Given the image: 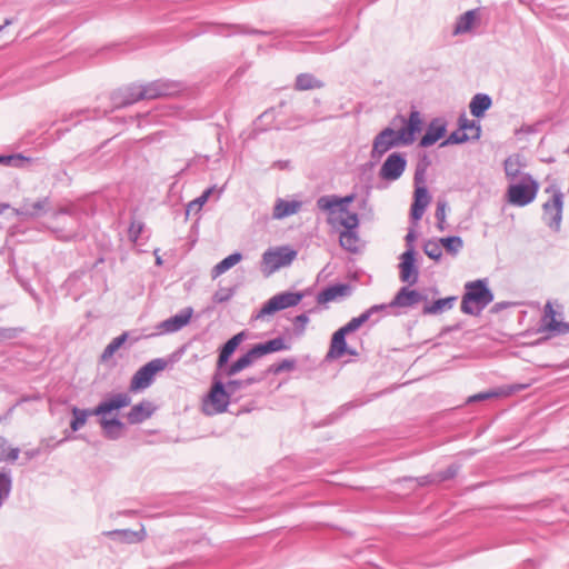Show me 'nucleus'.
<instances>
[{
    "instance_id": "61",
    "label": "nucleus",
    "mask_w": 569,
    "mask_h": 569,
    "mask_svg": "<svg viewBox=\"0 0 569 569\" xmlns=\"http://www.w3.org/2000/svg\"><path fill=\"white\" fill-rule=\"evenodd\" d=\"M425 172H426V167H420L418 166L417 169H416V172H415V186H419L420 183H423L425 181Z\"/></svg>"
},
{
    "instance_id": "40",
    "label": "nucleus",
    "mask_w": 569,
    "mask_h": 569,
    "mask_svg": "<svg viewBox=\"0 0 569 569\" xmlns=\"http://www.w3.org/2000/svg\"><path fill=\"white\" fill-rule=\"evenodd\" d=\"M274 119V109H268L261 113L254 121V131L263 132L271 128V122Z\"/></svg>"
},
{
    "instance_id": "15",
    "label": "nucleus",
    "mask_w": 569,
    "mask_h": 569,
    "mask_svg": "<svg viewBox=\"0 0 569 569\" xmlns=\"http://www.w3.org/2000/svg\"><path fill=\"white\" fill-rule=\"evenodd\" d=\"M427 296L416 289H410V286H403L396 293L391 300V306L397 308H412L422 301H427Z\"/></svg>"
},
{
    "instance_id": "17",
    "label": "nucleus",
    "mask_w": 569,
    "mask_h": 569,
    "mask_svg": "<svg viewBox=\"0 0 569 569\" xmlns=\"http://www.w3.org/2000/svg\"><path fill=\"white\" fill-rule=\"evenodd\" d=\"M402 122L406 123L399 131L401 133V139L403 141V146L411 144L416 134L421 131L422 119L420 112L417 110H412L409 114V119L406 120L402 118Z\"/></svg>"
},
{
    "instance_id": "8",
    "label": "nucleus",
    "mask_w": 569,
    "mask_h": 569,
    "mask_svg": "<svg viewBox=\"0 0 569 569\" xmlns=\"http://www.w3.org/2000/svg\"><path fill=\"white\" fill-rule=\"evenodd\" d=\"M297 257V251L288 246L268 249L262 254V262L268 268V273H272L282 267L289 266Z\"/></svg>"
},
{
    "instance_id": "28",
    "label": "nucleus",
    "mask_w": 569,
    "mask_h": 569,
    "mask_svg": "<svg viewBox=\"0 0 569 569\" xmlns=\"http://www.w3.org/2000/svg\"><path fill=\"white\" fill-rule=\"evenodd\" d=\"M301 208V202L297 200L278 199L273 208V218L283 219L297 213Z\"/></svg>"
},
{
    "instance_id": "24",
    "label": "nucleus",
    "mask_w": 569,
    "mask_h": 569,
    "mask_svg": "<svg viewBox=\"0 0 569 569\" xmlns=\"http://www.w3.org/2000/svg\"><path fill=\"white\" fill-rule=\"evenodd\" d=\"M259 358L260 357L258 356L257 350L253 346L247 353L237 359L232 365L227 366L221 371V375H224L226 377L234 376L238 372L251 366L253 361Z\"/></svg>"
},
{
    "instance_id": "4",
    "label": "nucleus",
    "mask_w": 569,
    "mask_h": 569,
    "mask_svg": "<svg viewBox=\"0 0 569 569\" xmlns=\"http://www.w3.org/2000/svg\"><path fill=\"white\" fill-rule=\"evenodd\" d=\"M539 183L530 173H523L518 182H510L507 197L509 203L525 207L531 203L538 193Z\"/></svg>"
},
{
    "instance_id": "21",
    "label": "nucleus",
    "mask_w": 569,
    "mask_h": 569,
    "mask_svg": "<svg viewBox=\"0 0 569 569\" xmlns=\"http://www.w3.org/2000/svg\"><path fill=\"white\" fill-rule=\"evenodd\" d=\"M526 167V162L523 161L522 156L519 153H513L507 157L503 161V170L506 178L510 182H515L516 179H521V176L525 173L522 169Z\"/></svg>"
},
{
    "instance_id": "29",
    "label": "nucleus",
    "mask_w": 569,
    "mask_h": 569,
    "mask_svg": "<svg viewBox=\"0 0 569 569\" xmlns=\"http://www.w3.org/2000/svg\"><path fill=\"white\" fill-rule=\"evenodd\" d=\"M325 82L316 78L312 73L303 72L296 77L295 89L297 91H307L313 89H321Z\"/></svg>"
},
{
    "instance_id": "47",
    "label": "nucleus",
    "mask_w": 569,
    "mask_h": 569,
    "mask_svg": "<svg viewBox=\"0 0 569 569\" xmlns=\"http://www.w3.org/2000/svg\"><path fill=\"white\" fill-rule=\"evenodd\" d=\"M341 214H346L345 218L340 220V224L345 228V230H357L359 227V217L356 212H340Z\"/></svg>"
},
{
    "instance_id": "13",
    "label": "nucleus",
    "mask_w": 569,
    "mask_h": 569,
    "mask_svg": "<svg viewBox=\"0 0 569 569\" xmlns=\"http://www.w3.org/2000/svg\"><path fill=\"white\" fill-rule=\"evenodd\" d=\"M112 100L116 107H126L140 100H146L142 84L131 83L123 89L114 92Z\"/></svg>"
},
{
    "instance_id": "3",
    "label": "nucleus",
    "mask_w": 569,
    "mask_h": 569,
    "mask_svg": "<svg viewBox=\"0 0 569 569\" xmlns=\"http://www.w3.org/2000/svg\"><path fill=\"white\" fill-rule=\"evenodd\" d=\"M222 376L214 371L211 389L208 395V400L212 405L214 413L227 411L231 396L244 388L243 381L238 379L229 380L224 385L221 380Z\"/></svg>"
},
{
    "instance_id": "26",
    "label": "nucleus",
    "mask_w": 569,
    "mask_h": 569,
    "mask_svg": "<svg viewBox=\"0 0 569 569\" xmlns=\"http://www.w3.org/2000/svg\"><path fill=\"white\" fill-rule=\"evenodd\" d=\"M154 408L150 401H141L130 409L127 420L130 425H138L152 416Z\"/></svg>"
},
{
    "instance_id": "5",
    "label": "nucleus",
    "mask_w": 569,
    "mask_h": 569,
    "mask_svg": "<svg viewBox=\"0 0 569 569\" xmlns=\"http://www.w3.org/2000/svg\"><path fill=\"white\" fill-rule=\"evenodd\" d=\"M545 191L551 193V199L542 204V218L549 228L559 231L562 221L563 193L556 184L547 187Z\"/></svg>"
},
{
    "instance_id": "42",
    "label": "nucleus",
    "mask_w": 569,
    "mask_h": 569,
    "mask_svg": "<svg viewBox=\"0 0 569 569\" xmlns=\"http://www.w3.org/2000/svg\"><path fill=\"white\" fill-rule=\"evenodd\" d=\"M29 161L30 160L22 154H0V164L8 167L21 168Z\"/></svg>"
},
{
    "instance_id": "32",
    "label": "nucleus",
    "mask_w": 569,
    "mask_h": 569,
    "mask_svg": "<svg viewBox=\"0 0 569 569\" xmlns=\"http://www.w3.org/2000/svg\"><path fill=\"white\" fill-rule=\"evenodd\" d=\"M258 356L261 358L268 353L288 350L290 346L284 343V339L281 337H277L263 343H258L254 346Z\"/></svg>"
},
{
    "instance_id": "27",
    "label": "nucleus",
    "mask_w": 569,
    "mask_h": 569,
    "mask_svg": "<svg viewBox=\"0 0 569 569\" xmlns=\"http://www.w3.org/2000/svg\"><path fill=\"white\" fill-rule=\"evenodd\" d=\"M492 106V99L487 93H477L472 97L469 109L470 113L476 118H481Z\"/></svg>"
},
{
    "instance_id": "58",
    "label": "nucleus",
    "mask_w": 569,
    "mask_h": 569,
    "mask_svg": "<svg viewBox=\"0 0 569 569\" xmlns=\"http://www.w3.org/2000/svg\"><path fill=\"white\" fill-rule=\"evenodd\" d=\"M362 325H365L359 317L352 318L349 322H347L341 328L346 330L348 333L357 331Z\"/></svg>"
},
{
    "instance_id": "11",
    "label": "nucleus",
    "mask_w": 569,
    "mask_h": 569,
    "mask_svg": "<svg viewBox=\"0 0 569 569\" xmlns=\"http://www.w3.org/2000/svg\"><path fill=\"white\" fill-rule=\"evenodd\" d=\"M407 159L403 153L393 152L388 156L379 170V177L383 180L396 181L405 172Z\"/></svg>"
},
{
    "instance_id": "22",
    "label": "nucleus",
    "mask_w": 569,
    "mask_h": 569,
    "mask_svg": "<svg viewBox=\"0 0 569 569\" xmlns=\"http://www.w3.org/2000/svg\"><path fill=\"white\" fill-rule=\"evenodd\" d=\"M99 417V425L102 429L103 436L109 440H118L122 436L126 425L116 417L111 419H108L107 415Z\"/></svg>"
},
{
    "instance_id": "7",
    "label": "nucleus",
    "mask_w": 569,
    "mask_h": 569,
    "mask_svg": "<svg viewBox=\"0 0 569 569\" xmlns=\"http://www.w3.org/2000/svg\"><path fill=\"white\" fill-rule=\"evenodd\" d=\"M400 137V131H396L390 127L381 130L373 139L372 149L370 152L371 159L378 161L390 149L403 146V141Z\"/></svg>"
},
{
    "instance_id": "34",
    "label": "nucleus",
    "mask_w": 569,
    "mask_h": 569,
    "mask_svg": "<svg viewBox=\"0 0 569 569\" xmlns=\"http://www.w3.org/2000/svg\"><path fill=\"white\" fill-rule=\"evenodd\" d=\"M242 260V254L240 252H233L218 262L211 270V276L213 279L221 276L233 266L239 263Z\"/></svg>"
},
{
    "instance_id": "10",
    "label": "nucleus",
    "mask_w": 569,
    "mask_h": 569,
    "mask_svg": "<svg viewBox=\"0 0 569 569\" xmlns=\"http://www.w3.org/2000/svg\"><path fill=\"white\" fill-rule=\"evenodd\" d=\"M417 252L413 246L406 249L400 256L399 278L402 282L413 286L419 280V267L416 260Z\"/></svg>"
},
{
    "instance_id": "49",
    "label": "nucleus",
    "mask_w": 569,
    "mask_h": 569,
    "mask_svg": "<svg viewBox=\"0 0 569 569\" xmlns=\"http://www.w3.org/2000/svg\"><path fill=\"white\" fill-rule=\"evenodd\" d=\"M458 470L459 467L457 465H450L445 470L435 472L436 478L433 480L438 481V483L450 480L457 476Z\"/></svg>"
},
{
    "instance_id": "33",
    "label": "nucleus",
    "mask_w": 569,
    "mask_h": 569,
    "mask_svg": "<svg viewBox=\"0 0 569 569\" xmlns=\"http://www.w3.org/2000/svg\"><path fill=\"white\" fill-rule=\"evenodd\" d=\"M340 246L352 253L360 250V238L357 230H343L339 236Z\"/></svg>"
},
{
    "instance_id": "25",
    "label": "nucleus",
    "mask_w": 569,
    "mask_h": 569,
    "mask_svg": "<svg viewBox=\"0 0 569 569\" xmlns=\"http://www.w3.org/2000/svg\"><path fill=\"white\" fill-rule=\"evenodd\" d=\"M104 535L110 537L113 540H118L124 543H136L144 540L147 533L143 527L140 530H131V529H116L111 531H107Z\"/></svg>"
},
{
    "instance_id": "53",
    "label": "nucleus",
    "mask_w": 569,
    "mask_h": 569,
    "mask_svg": "<svg viewBox=\"0 0 569 569\" xmlns=\"http://www.w3.org/2000/svg\"><path fill=\"white\" fill-rule=\"evenodd\" d=\"M21 332H23V328H1L0 327V341L16 339Z\"/></svg>"
},
{
    "instance_id": "35",
    "label": "nucleus",
    "mask_w": 569,
    "mask_h": 569,
    "mask_svg": "<svg viewBox=\"0 0 569 569\" xmlns=\"http://www.w3.org/2000/svg\"><path fill=\"white\" fill-rule=\"evenodd\" d=\"M456 297H447L441 298L438 300H435L430 305H426L423 307V313L425 315H438L443 312L445 310H450L453 307V303L456 301Z\"/></svg>"
},
{
    "instance_id": "19",
    "label": "nucleus",
    "mask_w": 569,
    "mask_h": 569,
    "mask_svg": "<svg viewBox=\"0 0 569 569\" xmlns=\"http://www.w3.org/2000/svg\"><path fill=\"white\" fill-rule=\"evenodd\" d=\"M446 122L439 118L433 119L428 128L426 133L420 139V147L428 148L435 144L438 140H440L446 133Z\"/></svg>"
},
{
    "instance_id": "37",
    "label": "nucleus",
    "mask_w": 569,
    "mask_h": 569,
    "mask_svg": "<svg viewBox=\"0 0 569 569\" xmlns=\"http://www.w3.org/2000/svg\"><path fill=\"white\" fill-rule=\"evenodd\" d=\"M128 332H123L120 336L111 340V342L104 348L100 356L101 362H107L114 352L127 341Z\"/></svg>"
},
{
    "instance_id": "62",
    "label": "nucleus",
    "mask_w": 569,
    "mask_h": 569,
    "mask_svg": "<svg viewBox=\"0 0 569 569\" xmlns=\"http://www.w3.org/2000/svg\"><path fill=\"white\" fill-rule=\"evenodd\" d=\"M543 319H549V320H556V311L551 305V302H547L546 306H545V316H543Z\"/></svg>"
},
{
    "instance_id": "18",
    "label": "nucleus",
    "mask_w": 569,
    "mask_h": 569,
    "mask_svg": "<svg viewBox=\"0 0 569 569\" xmlns=\"http://www.w3.org/2000/svg\"><path fill=\"white\" fill-rule=\"evenodd\" d=\"M429 202L430 196L427 187L417 186L415 189V199L410 208V216L413 221H418L422 218Z\"/></svg>"
},
{
    "instance_id": "57",
    "label": "nucleus",
    "mask_w": 569,
    "mask_h": 569,
    "mask_svg": "<svg viewBox=\"0 0 569 569\" xmlns=\"http://www.w3.org/2000/svg\"><path fill=\"white\" fill-rule=\"evenodd\" d=\"M501 393L500 392H497V391H486V392H479V393H476L473 396H470L468 398V401L467 402H476V401H482V400H487V399H490V398H493V397H498L500 396Z\"/></svg>"
},
{
    "instance_id": "60",
    "label": "nucleus",
    "mask_w": 569,
    "mask_h": 569,
    "mask_svg": "<svg viewBox=\"0 0 569 569\" xmlns=\"http://www.w3.org/2000/svg\"><path fill=\"white\" fill-rule=\"evenodd\" d=\"M436 219L438 222L446 221V202H438L436 208Z\"/></svg>"
},
{
    "instance_id": "31",
    "label": "nucleus",
    "mask_w": 569,
    "mask_h": 569,
    "mask_svg": "<svg viewBox=\"0 0 569 569\" xmlns=\"http://www.w3.org/2000/svg\"><path fill=\"white\" fill-rule=\"evenodd\" d=\"M153 378L154 376L142 366L133 375L130 381V390L138 391L148 388L152 383Z\"/></svg>"
},
{
    "instance_id": "1",
    "label": "nucleus",
    "mask_w": 569,
    "mask_h": 569,
    "mask_svg": "<svg viewBox=\"0 0 569 569\" xmlns=\"http://www.w3.org/2000/svg\"><path fill=\"white\" fill-rule=\"evenodd\" d=\"M130 403L131 397L127 392H119L110 395L92 409H80L78 407H73L71 409L72 420L70 421V428L76 432L86 425L89 416H106L128 407Z\"/></svg>"
},
{
    "instance_id": "43",
    "label": "nucleus",
    "mask_w": 569,
    "mask_h": 569,
    "mask_svg": "<svg viewBox=\"0 0 569 569\" xmlns=\"http://www.w3.org/2000/svg\"><path fill=\"white\" fill-rule=\"evenodd\" d=\"M441 243L436 240H428L423 244V252L432 260L439 261L442 257Z\"/></svg>"
},
{
    "instance_id": "48",
    "label": "nucleus",
    "mask_w": 569,
    "mask_h": 569,
    "mask_svg": "<svg viewBox=\"0 0 569 569\" xmlns=\"http://www.w3.org/2000/svg\"><path fill=\"white\" fill-rule=\"evenodd\" d=\"M296 365H297L296 359H283L279 363L272 365L269 368V371L274 373V375H278V373H281V372L293 370Z\"/></svg>"
},
{
    "instance_id": "54",
    "label": "nucleus",
    "mask_w": 569,
    "mask_h": 569,
    "mask_svg": "<svg viewBox=\"0 0 569 569\" xmlns=\"http://www.w3.org/2000/svg\"><path fill=\"white\" fill-rule=\"evenodd\" d=\"M20 455L19 448H10L0 452V462H14Z\"/></svg>"
},
{
    "instance_id": "20",
    "label": "nucleus",
    "mask_w": 569,
    "mask_h": 569,
    "mask_svg": "<svg viewBox=\"0 0 569 569\" xmlns=\"http://www.w3.org/2000/svg\"><path fill=\"white\" fill-rule=\"evenodd\" d=\"M352 288L349 283H337L329 286L317 295V302L322 305L336 300L339 297L351 295Z\"/></svg>"
},
{
    "instance_id": "64",
    "label": "nucleus",
    "mask_w": 569,
    "mask_h": 569,
    "mask_svg": "<svg viewBox=\"0 0 569 569\" xmlns=\"http://www.w3.org/2000/svg\"><path fill=\"white\" fill-rule=\"evenodd\" d=\"M204 203L206 198L200 196L188 204L187 211L189 212L193 208L200 209Z\"/></svg>"
},
{
    "instance_id": "36",
    "label": "nucleus",
    "mask_w": 569,
    "mask_h": 569,
    "mask_svg": "<svg viewBox=\"0 0 569 569\" xmlns=\"http://www.w3.org/2000/svg\"><path fill=\"white\" fill-rule=\"evenodd\" d=\"M222 30L219 31L222 36H230L231 33L241 34H267V32L258 29L250 28L247 24H223Z\"/></svg>"
},
{
    "instance_id": "30",
    "label": "nucleus",
    "mask_w": 569,
    "mask_h": 569,
    "mask_svg": "<svg viewBox=\"0 0 569 569\" xmlns=\"http://www.w3.org/2000/svg\"><path fill=\"white\" fill-rule=\"evenodd\" d=\"M478 18L479 9L468 10L458 18L455 26V33L460 34L469 32L472 29L475 22L478 20Z\"/></svg>"
},
{
    "instance_id": "52",
    "label": "nucleus",
    "mask_w": 569,
    "mask_h": 569,
    "mask_svg": "<svg viewBox=\"0 0 569 569\" xmlns=\"http://www.w3.org/2000/svg\"><path fill=\"white\" fill-rule=\"evenodd\" d=\"M546 328L549 331L555 332V333H560V335L569 333V322L549 320L546 323Z\"/></svg>"
},
{
    "instance_id": "46",
    "label": "nucleus",
    "mask_w": 569,
    "mask_h": 569,
    "mask_svg": "<svg viewBox=\"0 0 569 569\" xmlns=\"http://www.w3.org/2000/svg\"><path fill=\"white\" fill-rule=\"evenodd\" d=\"M309 321H310V319H309V316L307 312L298 315L292 319L293 332H295L296 337L303 336Z\"/></svg>"
},
{
    "instance_id": "6",
    "label": "nucleus",
    "mask_w": 569,
    "mask_h": 569,
    "mask_svg": "<svg viewBox=\"0 0 569 569\" xmlns=\"http://www.w3.org/2000/svg\"><path fill=\"white\" fill-rule=\"evenodd\" d=\"M303 292L283 291L271 297L258 311L256 319H262L266 316L276 313L277 311L296 307L303 299Z\"/></svg>"
},
{
    "instance_id": "59",
    "label": "nucleus",
    "mask_w": 569,
    "mask_h": 569,
    "mask_svg": "<svg viewBox=\"0 0 569 569\" xmlns=\"http://www.w3.org/2000/svg\"><path fill=\"white\" fill-rule=\"evenodd\" d=\"M390 308H397L396 306H391V301L389 303H380L373 305L370 307L371 311L376 317L381 316V318L387 313V310Z\"/></svg>"
},
{
    "instance_id": "41",
    "label": "nucleus",
    "mask_w": 569,
    "mask_h": 569,
    "mask_svg": "<svg viewBox=\"0 0 569 569\" xmlns=\"http://www.w3.org/2000/svg\"><path fill=\"white\" fill-rule=\"evenodd\" d=\"M12 488L10 471H0V507L9 498Z\"/></svg>"
},
{
    "instance_id": "39",
    "label": "nucleus",
    "mask_w": 569,
    "mask_h": 569,
    "mask_svg": "<svg viewBox=\"0 0 569 569\" xmlns=\"http://www.w3.org/2000/svg\"><path fill=\"white\" fill-rule=\"evenodd\" d=\"M439 242L446 249V251L452 256H456L463 247V241L459 236L440 238Z\"/></svg>"
},
{
    "instance_id": "45",
    "label": "nucleus",
    "mask_w": 569,
    "mask_h": 569,
    "mask_svg": "<svg viewBox=\"0 0 569 569\" xmlns=\"http://www.w3.org/2000/svg\"><path fill=\"white\" fill-rule=\"evenodd\" d=\"M471 138L465 132L462 131L460 128L458 130H455L453 132H451L446 140H443L441 143H440V147H446V146H449V144H460V143H465L467 141H469Z\"/></svg>"
},
{
    "instance_id": "12",
    "label": "nucleus",
    "mask_w": 569,
    "mask_h": 569,
    "mask_svg": "<svg viewBox=\"0 0 569 569\" xmlns=\"http://www.w3.org/2000/svg\"><path fill=\"white\" fill-rule=\"evenodd\" d=\"M355 200V194L338 197L336 194L321 196L317 199V208L330 216L336 212H348L349 204Z\"/></svg>"
},
{
    "instance_id": "55",
    "label": "nucleus",
    "mask_w": 569,
    "mask_h": 569,
    "mask_svg": "<svg viewBox=\"0 0 569 569\" xmlns=\"http://www.w3.org/2000/svg\"><path fill=\"white\" fill-rule=\"evenodd\" d=\"M143 228L144 226L142 222L136 220L132 221L129 227V238L136 242L138 238L141 236Z\"/></svg>"
},
{
    "instance_id": "9",
    "label": "nucleus",
    "mask_w": 569,
    "mask_h": 569,
    "mask_svg": "<svg viewBox=\"0 0 569 569\" xmlns=\"http://www.w3.org/2000/svg\"><path fill=\"white\" fill-rule=\"evenodd\" d=\"M142 86L146 100L171 97L179 93L184 88L182 82L170 79H158Z\"/></svg>"
},
{
    "instance_id": "38",
    "label": "nucleus",
    "mask_w": 569,
    "mask_h": 569,
    "mask_svg": "<svg viewBox=\"0 0 569 569\" xmlns=\"http://www.w3.org/2000/svg\"><path fill=\"white\" fill-rule=\"evenodd\" d=\"M49 199L42 198L31 203H24L22 207L23 213L30 217H39L46 212Z\"/></svg>"
},
{
    "instance_id": "16",
    "label": "nucleus",
    "mask_w": 569,
    "mask_h": 569,
    "mask_svg": "<svg viewBox=\"0 0 569 569\" xmlns=\"http://www.w3.org/2000/svg\"><path fill=\"white\" fill-rule=\"evenodd\" d=\"M246 337L244 331H241L233 337H231L219 350V356L217 360L216 371L218 375H221V371L228 366L230 357L234 353L239 345L243 341Z\"/></svg>"
},
{
    "instance_id": "2",
    "label": "nucleus",
    "mask_w": 569,
    "mask_h": 569,
    "mask_svg": "<svg viewBox=\"0 0 569 569\" xmlns=\"http://www.w3.org/2000/svg\"><path fill=\"white\" fill-rule=\"evenodd\" d=\"M465 289L460 309L466 315L478 316L493 301V293L486 279L467 282Z\"/></svg>"
},
{
    "instance_id": "63",
    "label": "nucleus",
    "mask_w": 569,
    "mask_h": 569,
    "mask_svg": "<svg viewBox=\"0 0 569 569\" xmlns=\"http://www.w3.org/2000/svg\"><path fill=\"white\" fill-rule=\"evenodd\" d=\"M41 453H42V448L38 447L34 449L26 450L24 457L27 460H32V459L37 458L38 456H40Z\"/></svg>"
},
{
    "instance_id": "56",
    "label": "nucleus",
    "mask_w": 569,
    "mask_h": 569,
    "mask_svg": "<svg viewBox=\"0 0 569 569\" xmlns=\"http://www.w3.org/2000/svg\"><path fill=\"white\" fill-rule=\"evenodd\" d=\"M363 323H369L370 326H375L381 319V316L376 317L370 308L365 310L361 315L358 316Z\"/></svg>"
},
{
    "instance_id": "23",
    "label": "nucleus",
    "mask_w": 569,
    "mask_h": 569,
    "mask_svg": "<svg viewBox=\"0 0 569 569\" xmlns=\"http://www.w3.org/2000/svg\"><path fill=\"white\" fill-rule=\"evenodd\" d=\"M347 335L349 333L342 328H339L332 335L327 359H339L346 355V351H348Z\"/></svg>"
},
{
    "instance_id": "50",
    "label": "nucleus",
    "mask_w": 569,
    "mask_h": 569,
    "mask_svg": "<svg viewBox=\"0 0 569 569\" xmlns=\"http://www.w3.org/2000/svg\"><path fill=\"white\" fill-rule=\"evenodd\" d=\"M236 293L234 288H219L213 297L212 300L216 303H222L229 301Z\"/></svg>"
},
{
    "instance_id": "14",
    "label": "nucleus",
    "mask_w": 569,
    "mask_h": 569,
    "mask_svg": "<svg viewBox=\"0 0 569 569\" xmlns=\"http://www.w3.org/2000/svg\"><path fill=\"white\" fill-rule=\"evenodd\" d=\"M193 315V309L191 307H186L177 315L161 321L157 325V329L159 333H173L181 330L186 327Z\"/></svg>"
},
{
    "instance_id": "51",
    "label": "nucleus",
    "mask_w": 569,
    "mask_h": 569,
    "mask_svg": "<svg viewBox=\"0 0 569 569\" xmlns=\"http://www.w3.org/2000/svg\"><path fill=\"white\" fill-rule=\"evenodd\" d=\"M168 366V361L163 358H156L144 365L146 369L153 376L164 370Z\"/></svg>"
},
{
    "instance_id": "44",
    "label": "nucleus",
    "mask_w": 569,
    "mask_h": 569,
    "mask_svg": "<svg viewBox=\"0 0 569 569\" xmlns=\"http://www.w3.org/2000/svg\"><path fill=\"white\" fill-rule=\"evenodd\" d=\"M459 128L466 132V130H473L475 133L470 137L473 140H478L481 136V126L473 121L467 119L465 116L459 118Z\"/></svg>"
}]
</instances>
